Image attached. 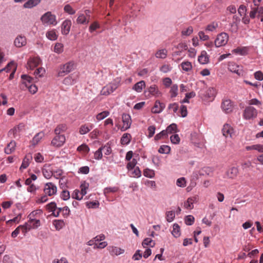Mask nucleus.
Segmentation results:
<instances>
[{
  "label": "nucleus",
  "instance_id": "f257e3e1",
  "mask_svg": "<svg viewBox=\"0 0 263 263\" xmlns=\"http://www.w3.org/2000/svg\"><path fill=\"white\" fill-rule=\"evenodd\" d=\"M41 21L44 25L54 26L58 24L56 15L52 14L50 11L45 13L41 17Z\"/></svg>",
  "mask_w": 263,
  "mask_h": 263
},
{
  "label": "nucleus",
  "instance_id": "f03ea898",
  "mask_svg": "<svg viewBox=\"0 0 263 263\" xmlns=\"http://www.w3.org/2000/svg\"><path fill=\"white\" fill-rule=\"evenodd\" d=\"M76 67L74 62L70 61L65 64L60 65L58 73V77H63L72 71Z\"/></svg>",
  "mask_w": 263,
  "mask_h": 263
},
{
  "label": "nucleus",
  "instance_id": "7ed1b4c3",
  "mask_svg": "<svg viewBox=\"0 0 263 263\" xmlns=\"http://www.w3.org/2000/svg\"><path fill=\"white\" fill-rule=\"evenodd\" d=\"M229 41V35L225 32H222L217 35L214 43L216 47H220L227 44Z\"/></svg>",
  "mask_w": 263,
  "mask_h": 263
},
{
  "label": "nucleus",
  "instance_id": "20e7f679",
  "mask_svg": "<svg viewBox=\"0 0 263 263\" xmlns=\"http://www.w3.org/2000/svg\"><path fill=\"white\" fill-rule=\"evenodd\" d=\"M257 115V110L254 107L250 106L246 107L243 113V117L246 120H250L255 118Z\"/></svg>",
  "mask_w": 263,
  "mask_h": 263
},
{
  "label": "nucleus",
  "instance_id": "39448f33",
  "mask_svg": "<svg viewBox=\"0 0 263 263\" xmlns=\"http://www.w3.org/2000/svg\"><path fill=\"white\" fill-rule=\"evenodd\" d=\"M119 86L118 82L111 83L103 87L101 91L102 95L108 96L113 92Z\"/></svg>",
  "mask_w": 263,
  "mask_h": 263
},
{
  "label": "nucleus",
  "instance_id": "423d86ee",
  "mask_svg": "<svg viewBox=\"0 0 263 263\" xmlns=\"http://www.w3.org/2000/svg\"><path fill=\"white\" fill-rule=\"evenodd\" d=\"M57 192L56 185L52 182H48L45 184L44 187V192L45 194L49 196L55 195Z\"/></svg>",
  "mask_w": 263,
  "mask_h": 263
},
{
  "label": "nucleus",
  "instance_id": "0eeeda50",
  "mask_svg": "<svg viewBox=\"0 0 263 263\" xmlns=\"http://www.w3.org/2000/svg\"><path fill=\"white\" fill-rule=\"evenodd\" d=\"M65 137L64 135H55L51 141V144L55 147H61L65 142Z\"/></svg>",
  "mask_w": 263,
  "mask_h": 263
},
{
  "label": "nucleus",
  "instance_id": "6e6552de",
  "mask_svg": "<svg viewBox=\"0 0 263 263\" xmlns=\"http://www.w3.org/2000/svg\"><path fill=\"white\" fill-rule=\"evenodd\" d=\"M251 10L250 12V17L251 18H254L255 17L259 18V16H263V6L258 7H253L250 6Z\"/></svg>",
  "mask_w": 263,
  "mask_h": 263
},
{
  "label": "nucleus",
  "instance_id": "1a4fd4ad",
  "mask_svg": "<svg viewBox=\"0 0 263 263\" xmlns=\"http://www.w3.org/2000/svg\"><path fill=\"white\" fill-rule=\"evenodd\" d=\"M41 62V60L40 58L36 57H31L29 59L27 62V68L29 69H33L35 67L38 66Z\"/></svg>",
  "mask_w": 263,
  "mask_h": 263
},
{
  "label": "nucleus",
  "instance_id": "9d476101",
  "mask_svg": "<svg viewBox=\"0 0 263 263\" xmlns=\"http://www.w3.org/2000/svg\"><path fill=\"white\" fill-rule=\"evenodd\" d=\"M123 126L121 129L122 131H125L130 128L132 123V120L129 115L123 114L122 115Z\"/></svg>",
  "mask_w": 263,
  "mask_h": 263
},
{
  "label": "nucleus",
  "instance_id": "9b49d317",
  "mask_svg": "<svg viewBox=\"0 0 263 263\" xmlns=\"http://www.w3.org/2000/svg\"><path fill=\"white\" fill-rule=\"evenodd\" d=\"M238 174V168L235 166H232L226 172L224 177L226 178L234 179L237 177Z\"/></svg>",
  "mask_w": 263,
  "mask_h": 263
},
{
  "label": "nucleus",
  "instance_id": "f8f14e48",
  "mask_svg": "<svg viewBox=\"0 0 263 263\" xmlns=\"http://www.w3.org/2000/svg\"><path fill=\"white\" fill-rule=\"evenodd\" d=\"M14 45L17 48H21L27 44L26 37L22 34L17 35L14 40Z\"/></svg>",
  "mask_w": 263,
  "mask_h": 263
},
{
  "label": "nucleus",
  "instance_id": "ddd939ff",
  "mask_svg": "<svg viewBox=\"0 0 263 263\" xmlns=\"http://www.w3.org/2000/svg\"><path fill=\"white\" fill-rule=\"evenodd\" d=\"M228 69L230 71L236 73L239 76L242 75L243 72L242 66L236 64L234 62L229 63L228 65Z\"/></svg>",
  "mask_w": 263,
  "mask_h": 263
},
{
  "label": "nucleus",
  "instance_id": "4468645a",
  "mask_svg": "<svg viewBox=\"0 0 263 263\" xmlns=\"http://www.w3.org/2000/svg\"><path fill=\"white\" fill-rule=\"evenodd\" d=\"M221 107L223 111L229 114L232 111L233 105L230 100L227 99L223 101Z\"/></svg>",
  "mask_w": 263,
  "mask_h": 263
},
{
  "label": "nucleus",
  "instance_id": "2eb2a0df",
  "mask_svg": "<svg viewBox=\"0 0 263 263\" xmlns=\"http://www.w3.org/2000/svg\"><path fill=\"white\" fill-rule=\"evenodd\" d=\"M71 22L69 20H65L61 25V32L64 35H67L70 31Z\"/></svg>",
  "mask_w": 263,
  "mask_h": 263
},
{
  "label": "nucleus",
  "instance_id": "dca6fc26",
  "mask_svg": "<svg viewBox=\"0 0 263 263\" xmlns=\"http://www.w3.org/2000/svg\"><path fill=\"white\" fill-rule=\"evenodd\" d=\"M222 134L226 137L232 138L234 135L233 128L229 124H226L223 125L222 129Z\"/></svg>",
  "mask_w": 263,
  "mask_h": 263
},
{
  "label": "nucleus",
  "instance_id": "f3484780",
  "mask_svg": "<svg viewBox=\"0 0 263 263\" xmlns=\"http://www.w3.org/2000/svg\"><path fill=\"white\" fill-rule=\"evenodd\" d=\"M35 214L36 212L33 211L29 215V220L28 222L31 225V229H36L38 228L41 224L40 220L32 218Z\"/></svg>",
  "mask_w": 263,
  "mask_h": 263
},
{
  "label": "nucleus",
  "instance_id": "a211bd4d",
  "mask_svg": "<svg viewBox=\"0 0 263 263\" xmlns=\"http://www.w3.org/2000/svg\"><path fill=\"white\" fill-rule=\"evenodd\" d=\"M111 255L118 256L124 253V250L115 246H109L107 248Z\"/></svg>",
  "mask_w": 263,
  "mask_h": 263
},
{
  "label": "nucleus",
  "instance_id": "6ab92c4d",
  "mask_svg": "<svg viewBox=\"0 0 263 263\" xmlns=\"http://www.w3.org/2000/svg\"><path fill=\"white\" fill-rule=\"evenodd\" d=\"M165 104L157 100L155 102L154 107L152 109V112L154 114L161 112L165 108Z\"/></svg>",
  "mask_w": 263,
  "mask_h": 263
},
{
  "label": "nucleus",
  "instance_id": "aec40b11",
  "mask_svg": "<svg viewBox=\"0 0 263 263\" xmlns=\"http://www.w3.org/2000/svg\"><path fill=\"white\" fill-rule=\"evenodd\" d=\"M78 75L70 74L66 77L63 81V84L66 85H72L77 82Z\"/></svg>",
  "mask_w": 263,
  "mask_h": 263
},
{
  "label": "nucleus",
  "instance_id": "412c9836",
  "mask_svg": "<svg viewBox=\"0 0 263 263\" xmlns=\"http://www.w3.org/2000/svg\"><path fill=\"white\" fill-rule=\"evenodd\" d=\"M32 159V156L31 154H27L24 157L22 165L20 167V170L22 171L23 169L26 168L29 165L30 161Z\"/></svg>",
  "mask_w": 263,
  "mask_h": 263
},
{
  "label": "nucleus",
  "instance_id": "4be33fe9",
  "mask_svg": "<svg viewBox=\"0 0 263 263\" xmlns=\"http://www.w3.org/2000/svg\"><path fill=\"white\" fill-rule=\"evenodd\" d=\"M198 198L196 196L189 197L186 202H184V206L185 209L191 210L193 209V203L197 202Z\"/></svg>",
  "mask_w": 263,
  "mask_h": 263
},
{
  "label": "nucleus",
  "instance_id": "5701e85b",
  "mask_svg": "<svg viewBox=\"0 0 263 263\" xmlns=\"http://www.w3.org/2000/svg\"><path fill=\"white\" fill-rule=\"evenodd\" d=\"M42 0H28L23 5V8L31 9L38 5Z\"/></svg>",
  "mask_w": 263,
  "mask_h": 263
},
{
  "label": "nucleus",
  "instance_id": "b1692460",
  "mask_svg": "<svg viewBox=\"0 0 263 263\" xmlns=\"http://www.w3.org/2000/svg\"><path fill=\"white\" fill-rule=\"evenodd\" d=\"M16 143L14 141H11L5 148V152L7 154H10L15 149Z\"/></svg>",
  "mask_w": 263,
  "mask_h": 263
},
{
  "label": "nucleus",
  "instance_id": "393cba45",
  "mask_svg": "<svg viewBox=\"0 0 263 263\" xmlns=\"http://www.w3.org/2000/svg\"><path fill=\"white\" fill-rule=\"evenodd\" d=\"M148 91L152 95L156 97H159L161 95V93L159 91L158 86L156 85H153L151 86L148 88Z\"/></svg>",
  "mask_w": 263,
  "mask_h": 263
},
{
  "label": "nucleus",
  "instance_id": "a878e982",
  "mask_svg": "<svg viewBox=\"0 0 263 263\" xmlns=\"http://www.w3.org/2000/svg\"><path fill=\"white\" fill-rule=\"evenodd\" d=\"M198 61L201 64H207L209 62V57L205 51H201L198 57Z\"/></svg>",
  "mask_w": 263,
  "mask_h": 263
},
{
  "label": "nucleus",
  "instance_id": "bb28decb",
  "mask_svg": "<svg viewBox=\"0 0 263 263\" xmlns=\"http://www.w3.org/2000/svg\"><path fill=\"white\" fill-rule=\"evenodd\" d=\"M46 36L50 40L55 41L58 39V35L55 29H51L46 32Z\"/></svg>",
  "mask_w": 263,
  "mask_h": 263
},
{
  "label": "nucleus",
  "instance_id": "cd10ccee",
  "mask_svg": "<svg viewBox=\"0 0 263 263\" xmlns=\"http://www.w3.org/2000/svg\"><path fill=\"white\" fill-rule=\"evenodd\" d=\"M93 128V125L92 124H89V125H82L79 129V133L81 135H84L87 133H88L91 129Z\"/></svg>",
  "mask_w": 263,
  "mask_h": 263
},
{
  "label": "nucleus",
  "instance_id": "c85d7f7f",
  "mask_svg": "<svg viewBox=\"0 0 263 263\" xmlns=\"http://www.w3.org/2000/svg\"><path fill=\"white\" fill-rule=\"evenodd\" d=\"M21 78L23 81L22 85H24L25 87H28V85H30L32 83V78L28 75L23 74L21 76Z\"/></svg>",
  "mask_w": 263,
  "mask_h": 263
},
{
  "label": "nucleus",
  "instance_id": "c756f323",
  "mask_svg": "<svg viewBox=\"0 0 263 263\" xmlns=\"http://www.w3.org/2000/svg\"><path fill=\"white\" fill-rule=\"evenodd\" d=\"M167 55V51L165 49L158 50L155 53V57L158 59H165Z\"/></svg>",
  "mask_w": 263,
  "mask_h": 263
},
{
  "label": "nucleus",
  "instance_id": "7c9ffc66",
  "mask_svg": "<svg viewBox=\"0 0 263 263\" xmlns=\"http://www.w3.org/2000/svg\"><path fill=\"white\" fill-rule=\"evenodd\" d=\"M132 136L128 133H125L123 135L121 138V143L123 145H127L131 141Z\"/></svg>",
  "mask_w": 263,
  "mask_h": 263
},
{
  "label": "nucleus",
  "instance_id": "2f4dec72",
  "mask_svg": "<svg viewBox=\"0 0 263 263\" xmlns=\"http://www.w3.org/2000/svg\"><path fill=\"white\" fill-rule=\"evenodd\" d=\"M172 235L176 238L179 237L181 235L180 228L177 223H174L173 226Z\"/></svg>",
  "mask_w": 263,
  "mask_h": 263
},
{
  "label": "nucleus",
  "instance_id": "473e14b6",
  "mask_svg": "<svg viewBox=\"0 0 263 263\" xmlns=\"http://www.w3.org/2000/svg\"><path fill=\"white\" fill-rule=\"evenodd\" d=\"M67 125L65 124L58 125L54 129L55 135H61V133L65 132L67 129Z\"/></svg>",
  "mask_w": 263,
  "mask_h": 263
},
{
  "label": "nucleus",
  "instance_id": "72a5a7b5",
  "mask_svg": "<svg viewBox=\"0 0 263 263\" xmlns=\"http://www.w3.org/2000/svg\"><path fill=\"white\" fill-rule=\"evenodd\" d=\"M145 86V83L144 81L138 82L133 86V89L137 92H140L142 91L143 87Z\"/></svg>",
  "mask_w": 263,
  "mask_h": 263
},
{
  "label": "nucleus",
  "instance_id": "f704fd0d",
  "mask_svg": "<svg viewBox=\"0 0 263 263\" xmlns=\"http://www.w3.org/2000/svg\"><path fill=\"white\" fill-rule=\"evenodd\" d=\"M53 224L57 230H60L62 229L65 226V222L62 220H54L53 221Z\"/></svg>",
  "mask_w": 263,
  "mask_h": 263
},
{
  "label": "nucleus",
  "instance_id": "c9c22d12",
  "mask_svg": "<svg viewBox=\"0 0 263 263\" xmlns=\"http://www.w3.org/2000/svg\"><path fill=\"white\" fill-rule=\"evenodd\" d=\"M44 134L43 133H39L35 135L32 140V143L33 145H35L41 141L44 137Z\"/></svg>",
  "mask_w": 263,
  "mask_h": 263
},
{
  "label": "nucleus",
  "instance_id": "e433bc0d",
  "mask_svg": "<svg viewBox=\"0 0 263 263\" xmlns=\"http://www.w3.org/2000/svg\"><path fill=\"white\" fill-rule=\"evenodd\" d=\"M155 245V242L150 238H146L142 242V246L143 247L146 248L147 246L150 247H154Z\"/></svg>",
  "mask_w": 263,
  "mask_h": 263
},
{
  "label": "nucleus",
  "instance_id": "4c0bfd02",
  "mask_svg": "<svg viewBox=\"0 0 263 263\" xmlns=\"http://www.w3.org/2000/svg\"><path fill=\"white\" fill-rule=\"evenodd\" d=\"M177 125L175 123L171 124L164 131H166V134L168 135V134H172L173 133L177 132Z\"/></svg>",
  "mask_w": 263,
  "mask_h": 263
},
{
  "label": "nucleus",
  "instance_id": "58836bf2",
  "mask_svg": "<svg viewBox=\"0 0 263 263\" xmlns=\"http://www.w3.org/2000/svg\"><path fill=\"white\" fill-rule=\"evenodd\" d=\"M77 22L78 24H86L88 23L89 20L86 18L84 14H82L78 16Z\"/></svg>",
  "mask_w": 263,
  "mask_h": 263
},
{
  "label": "nucleus",
  "instance_id": "ea45409f",
  "mask_svg": "<svg viewBox=\"0 0 263 263\" xmlns=\"http://www.w3.org/2000/svg\"><path fill=\"white\" fill-rule=\"evenodd\" d=\"M19 227L20 231L25 235L29 230L31 229V225L29 223L27 222L24 225H21Z\"/></svg>",
  "mask_w": 263,
  "mask_h": 263
},
{
  "label": "nucleus",
  "instance_id": "a19ab883",
  "mask_svg": "<svg viewBox=\"0 0 263 263\" xmlns=\"http://www.w3.org/2000/svg\"><path fill=\"white\" fill-rule=\"evenodd\" d=\"M64 50V45L61 43H57L54 47V51L58 54L61 53Z\"/></svg>",
  "mask_w": 263,
  "mask_h": 263
},
{
  "label": "nucleus",
  "instance_id": "79ce46f5",
  "mask_svg": "<svg viewBox=\"0 0 263 263\" xmlns=\"http://www.w3.org/2000/svg\"><path fill=\"white\" fill-rule=\"evenodd\" d=\"M182 69L185 71H189L192 68V65L189 61L183 62L181 64Z\"/></svg>",
  "mask_w": 263,
  "mask_h": 263
},
{
  "label": "nucleus",
  "instance_id": "37998d69",
  "mask_svg": "<svg viewBox=\"0 0 263 263\" xmlns=\"http://www.w3.org/2000/svg\"><path fill=\"white\" fill-rule=\"evenodd\" d=\"M45 73V69L43 67L37 68L34 72V74L36 78L43 77Z\"/></svg>",
  "mask_w": 263,
  "mask_h": 263
},
{
  "label": "nucleus",
  "instance_id": "c03bdc74",
  "mask_svg": "<svg viewBox=\"0 0 263 263\" xmlns=\"http://www.w3.org/2000/svg\"><path fill=\"white\" fill-rule=\"evenodd\" d=\"M77 151L83 154H87L89 151V148L87 145L83 144L78 147Z\"/></svg>",
  "mask_w": 263,
  "mask_h": 263
},
{
  "label": "nucleus",
  "instance_id": "a18cd8bd",
  "mask_svg": "<svg viewBox=\"0 0 263 263\" xmlns=\"http://www.w3.org/2000/svg\"><path fill=\"white\" fill-rule=\"evenodd\" d=\"M109 115V112L107 110L102 111L99 114H98L96 116V118L98 121L102 120L108 116Z\"/></svg>",
  "mask_w": 263,
  "mask_h": 263
},
{
  "label": "nucleus",
  "instance_id": "49530a36",
  "mask_svg": "<svg viewBox=\"0 0 263 263\" xmlns=\"http://www.w3.org/2000/svg\"><path fill=\"white\" fill-rule=\"evenodd\" d=\"M42 172L44 176L47 179L50 178L53 175V172L46 167L43 168Z\"/></svg>",
  "mask_w": 263,
  "mask_h": 263
},
{
  "label": "nucleus",
  "instance_id": "de8ad7c7",
  "mask_svg": "<svg viewBox=\"0 0 263 263\" xmlns=\"http://www.w3.org/2000/svg\"><path fill=\"white\" fill-rule=\"evenodd\" d=\"M175 217V213L174 211H168L166 213V220L169 222L172 221L174 220Z\"/></svg>",
  "mask_w": 263,
  "mask_h": 263
},
{
  "label": "nucleus",
  "instance_id": "09e8293b",
  "mask_svg": "<svg viewBox=\"0 0 263 263\" xmlns=\"http://www.w3.org/2000/svg\"><path fill=\"white\" fill-rule=\"evenodd\" d=\"M11 68L13 69V72L11 73L10 76V78L13 77V73L16 69V66L15 63L14 62H10L7 65V67L4 68V70H6L7 71H8L9 70H10V68Z\"/></svg>",
  "mask_w": 263,
  "mask_h": 263
},
{
  "label": "nucleus",
  "instance_id": "8fccbe9b",
  "mask_svg": "<svg viewBox=\"0 0 263 263\" xmlns=\"http://www.w3.org/2000/svg\"><path fill=\"white\" fill-rule=\"evenodd\" d=\"M172 69V67L170 64H165L162 65L160 68V70L163 73H167L170 71Z\"/></svg>",
  "mask_w": 263,
  "mask_h": 263
},
{
  "label": "nucleus",
  "instance_id": "3c124183",
  "mask_svg": "<svg viewBox=\"0 0 263 263\" xmlns=\"http://www.w3.org/2000/svg\"><path fill=\"white\" fill-rule=\"evenodd\" d=\"M171 151L170 147L167 145H162L158 149L159 153L161 154H168Z\"/></svg>",
  "mask_w": 263,
  "mask_h": 263
},
{
  "label": "nucleus",
  "instance_id": "603ef678",
  "mask_svg": "<svg viewBox=\"0 0 263 263\" xmlns=\"http://www.w3.org/2000/svg\"><path fill=\"white\" fill-rule=\"evenodd\" d=\"M64 10L65 12L71 15L74 14L76 13V11L69 4H67L64 6Z\"/></svg>",
  "mask_w": 263,
  "mask_h": 263
},
{
  "label": "nucleus",
  "instance_id": "864d4df0",
  "mask_svg": "<svg viewBox=\"0 0 263 263\" xmlns=\"http://www.w3.org/2000/svg\"><path fill=\"white\" fill-rule=\"evenodd\" d=\"M144 175L148 178H153L155 176V172L152 170L146 168L144 171Z\"/></svg>",
  "mask_w": 263,
  "mask_h": 263
},
{
  "label": "nucleus",
  "instance_id": "5fc2aeb1",
  "mask_svg": "<svg viewBox=\"0 0 263 263\" xmlns=\"http://www.w3.org/2000/svg\"><path fill=\"white\" fill-rule=\"evenodd\" d=\"M118 191V187L114 186V187H106L104 190V193L106 196L107 194L110 193H115Z\"/></svg>",
  "mask_w": 263,
  "mask_h": 263
},
{
  "label": "nucleus",
  "instance_id": "6e6d98bb",
  "mask_svg": "<svg viewBox=\"0 0 263 263\" xmlns=\"http://www.w3.org/2000/svg\"><path fill=\"white\" fill-rule=\"evenodd\" d=\"M166 131H164V130H163L159 134H157L155 137V140L158 141L166 137L167 135H166Z\"/></svg>",
  "mask_w": 263,
  "mask_h": 263
},
{
  "label": "nucleus",
  "instance_id": "4d7b16f0",
  "mask_svg": "<svg viewBox=\"0 0 263 263\" xmlns=\"http://www.w3.org/2000/svg\"><path fill=\"white\" fill-rule=\"evenodd\" d=\"M100 27V25L97 22L92 23L89 27V30L90 32H92Z\"/></svg>",
  "mask_w": 263,
  "mask_h": 263
},
{
  "label": "nucleus",
  "instance_id": "13d9d810",
  "mask_svg": "<svg viewBox=\"0 0 263 263\" xmlns=\"http://www.w3.org/2000/svg\"><path fill=\"white\" fill-rule=\"evenodd\" d=\"M171 141L173 144H178L180 142V138L177 134L173 135L170 137Z\"/></svg>",
  "mask_w": 263,
  "mask_h": 263
},
{
  "label": "nucleus",
  "instance_id": "bf43d9fd",
  "mask_svg": "<svg viewBox=\"0 0 263 263\" xmlns=\"http://www.w3.org/2000/svg\"><path fill=\"white\" fill-rule=\"evenodd\" d=\"M178 92V86L176 85H173L171 88L170 93L172 97H175L177 96Z\"/></svg>",
  "mask_w": 263,
  "mask_h": 263
},
{
  "label": "nucleus",
  "instance_id": "052dcab7",
  "mask_svg": "<svg viewBox=\"0 0 263 263\" xmlns=\"http://www.w3.org/2000/svg\"><path fill=\"white\" fill-rule=\"evenodd\" d=\"M218 25L217 23H212L207 26L206 30L210 31H213L218 27Z\"/></svg>",
  "mask_w": 263,
  "mask_h": 263
},
{
  "label": "nucleus",
  "instance_id": "680f3d73",
  "mask_svg": "<svg viewBox=\"0 0 263 263\" xmlns=\"http://www.w3.org/2000/svg\"><path fill=\"white\" fill-rule=\"evenodd\" d=\"M26 87L28 89L29 92L32 94L35 93L37 92V89H38L37 87H36V85H33L32 84H31L29 85H28V87Z\"/></svg>",
  "mask_w": 263,
  "mask_h": 263
},
{
  "label": "nucleus",
  "instance_id": "e2e57ef3",
  "mask_svg": "<svg viewBox=\"0 0 263 263\" xmlns=\"http://www.w3.org/2000/svg\"><path fill=\"white\" fill-rule=\"evenodd\" d=\"M176 184L178 186L184 187L185 186L186 181L184 178L182 177L177 180Z\"/></svg>",
  "mask_w": 263,
  "mask_h": 263
},
{
  "label": "nucleus",
  "instance_id": "0e129e2a",
  "mask_svg": "<svg viewBox=\"0 0 263 263\" xmlns=\"http://www.w3.org/2000/svg\"><path fill=\"white\" fill-rule=\"evenodd\" d=\"M80 194L81 193L79 190H75L72 195V197L73 198L80 200L83 198V196Z\"/></svg>",
  "mask_w": 263,
  "mask_h": 263
},
{
  "label": "nucleus",
  "instance_id": "69168bd1",
  "mask_svg": "<svg viewBox=\"0 0 263 263\" xmlns=\"http://www.w3.org/2000/svg\"><path fill=\"white\" fill-rule=\"evenodd\" d=\"M39 189L34 183L29 185L27 189L28 192L34 194L36 191Z\"/></svg>",
  "mask_w": 263,
  "mask_h": 263
},
{
  "label": "nucleus",
  "instance_id": "338daca9",
  "mask_svg": "<svg viewBox=\"0 0 263 263\" xmlns=\"http://www.w3.org/2000/svg\"><path fill=\"white\" fill-rule=\"evenodd\" d=\"M194 221V217L192 215H189L185 219V222L187 225L191 226L193 224Z\"/></svg>",
  "mask_w": 263,
  "mask_h": 263
},
{
  "label": "nucleus",
  "instance_id": "774afa93",
  "mask_svg": "<svg viewBox=\"0 0 263 263\" xmlns=\"http://www.w3.org/2000/svg\"><path fill=\"white\" fill-rule=\"evenodd\" d=\"M47 209L49 211V212H53L54 211H55L57 210V207L56 203L55 202H52L48 204L47 205Z\"/></svg>",
  "mask_w": 263,
  "mask_h": 263
}]
</instances>
